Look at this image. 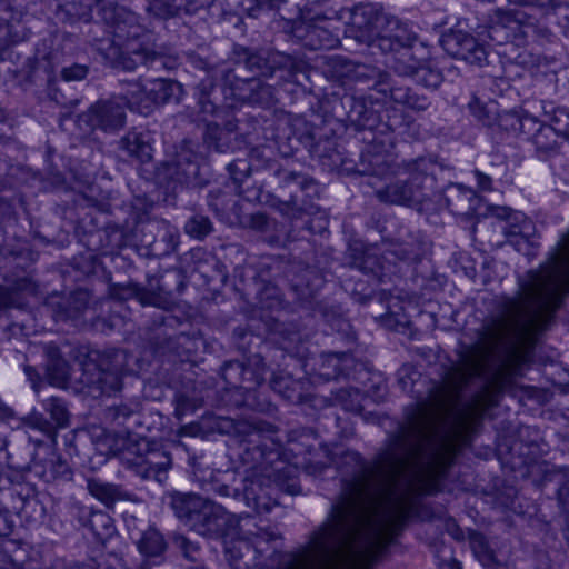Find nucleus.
Listing matches in <instances>:
<instances>
[{"label":"nucleus","mask_w":569,"mask_h":569,"mask_svg":"<svg viewBox=\"0 0 569 569\" xmlns=\"http://www.w3.org/2000/svg\"><path fill=\"white\" fill-rule=\"evenodd\" d=\"M515 121L519 124V129L530 137H536L537 133L545 129L550 130V127L540 122L536 117L526 113L521 118H515Z\"/></svg>","instance_id":"41"},{"label":"nucleus","mask_w":569,"mask_h":569,"mask_svg":"<svg viewBox=\"0 0 569 569\" xmlns=\"http://www.w3.org/2000/svg\"><path fill=\"white\" fill-rule=\"evenodd\" d=\"M237 129V123L233 119H228L226 122H224V126L222 128V130H224V132L230 137L231 133H233Z\"/></svg>","instance_id":"59"},{"label":"nucleus","mask_w":569,"mask_h":569,"mask_svg":"<svg viewBox=\"0 0 569 569\" xmlns=\"http://www.w3.org/2000/svg\"><path fill=\"white\" fill-rule=\"evenodd\" d=\"M469 109L476 118H478L487 126L491 124L497 112L493 102H482L478 97H473L472 100L469 102Z\"/></svg>","instance_id":"37"},{"label":"nucleus","mask_w":569,"mask_h":569,"mask_svg":"<svg viewBox=\"0 0 569 569\" xmlns=\"http://www.w3.org/2000/svg\"><path fill=\"white\" fill-rule=\"evenodd\" d=\"M471 545L475 556L485 567H490L495 563V555L489 550L482 538L473 539Z\"/></svg>","instance_id":"47"},{"label":"nucleus","mask_w":569,"mask_h":569,"mask_svg":"<svg viewBox=\"0 0 569 569\" xmlns=\"http://www.w3.org/2000/svg\"><path fill=\"white\" fill-rule=\"evenodd\" d=\"M177 517L197 533L208 538H231L236 515L193 493H179L171 501Z\"/></svg>","instance_id":"3"},{"label":"nucleus","mask_w":569,"mask_h":569,"mask_svg":"<svg viewBox=\"0 0 569 569\" xmlns=\"http://www.w3.org/2000/svg\"><path fill=\"white\" fill-rule=\"evenodd\" d=\"M171 467V457L163 450H149L146 456L137 457L134 469L144 479L163 482Z\"/></svg>","instance_id":"17"},{"label":"nucleus","mask_w":569,"mask_h":569,"mask_svg":"<svg viewBox=\"0 0 569 569\" xmlns=\"http://www.w3.org/2000/svg\"><path fill=\"white\" fill-rule=\"evenodd\" d=\"M12 521L7 511L0 509V536H8L12 532Z\"/></svg>","instance_id":"56"},{"label":"nucleus","mask_w":569,"mask_h":569,"mask_svg":"<svg viewBox=\"0 0 569 569\" xmlns=\"http://www.w3.org/2000/svg\"><path fill=\"white\" fill-rule=\"evenodd\" d=\"M276 176L283 186L297 184L300 189H307L308 186L312 183V181L308 180L305 176L286 169L277 170Z\"/></svg>","instance_id":"44"},{"label":"nucleus","mask_w":569,"mask_h":569,"mask_svg":"<svg viewBox=\"0 0 569 569\" xmlns=\"http://www.w3.org/2000/svg\"><path fill=\"white\" fill-rule=\"evenodd\" d=\"M257 488L260 489V486L253 480H250L244 485L243 496L247 501V505L257 510H260L262 508L268 509L267 503L262 501V497L257 492Z\"/></svg>","instance_id":"45"},{"label":"nucleus","mask_w":569,"mask_h":569,"mask_svg":"<svg viewBox=\"0 0 569 569\" xmlns=\"http://www.w3.org/2000/svg\"><path fill=\"white\" fill-rule=\"evenodd\" d=\"M342 68V77L353 82L366 83L368 84V88L373 89L383 96H387V88L390 84L392 78L386 71H382L372 66L356 63L351 61L346 62Z\"/></svg>","instance_id":"15"},{"label":"nucleus","mask_w":569,"mask_h":569,"mask_svg":"<svg viewBox=\"0 0 569 569\" xmlns=\"http://www.w3.org/2000/svg\"><path fill=\"white\" fill-rule=\"evenodd\" d=\"M348 120L356 129L367 130L373 129L377 126L379 117L376 111L363 101L351 99Z\"/></svg>","instance_id":"24"},{"label":"nucleus","mask_w":569,"mask_h":569,"mask_svg":"<svg viewBox=\"0 0 569 569\" xmlns=\"http://www.w3.org/2000/svg\"><path fill=\"white\" fill-rule=\"evenodd\" d=\"M166 543L161 533L154 529L147 530L138 542L139 551L156 557L164 550Z\"/></svg>","instance_id":"29"},{"label":"nucleus","mask_w":569,"mask_h":569,"mask_svg":"<svg viewBox=\"0 0 569 569\" xmlns=\"http://www.w3.org/2000/svg\"><path fill=\"white\" fill-rule=\"evenodd\" d=\"M229 472H218L217 476H210V481L207 483L210 489L221 497L236 496L238 490L230 488L228 485L222 482L224 478L231 477Z\"/></svg>","instance_id":"43"},{"label":"nucleus","mask_w":569,"mask_h":569,"mask_svg":"<svg viewBox=\"0 0 569 569\" xmlns=\"http://www.w3.org/2000/svg\"><path fill=\"white\" fill-rule=\"evenodd\" d=\"M360 398V392L356 388H341L336 392V399L347 410H353L357 408Z\"/></svg>","instance_id":"46"},{"label":"nucleus","mask_w":569,"mask_h":569,"mask_svg":"<svg viewBox=\"0 0 569 569\" xmlns=\"http://www.w3.org/2000/svg\"><path fill=\"white\" fill-rule=\"evenodd\" d=\"M269 222H270L269 218L264 213H261V212L254 213L251 217V226L254 229H258L261 231H263L268 228Z\"/></svg>","instance_id":"57"},{"label":"nucleus","mask_w":569,"mask_h":569,"mask_svg":"<svg viewBox=\"0 0 569 569\" xmlns=\"http://www.w3.org/2000/svg\"><path fill=\"white\" fill-rule=\"evenodd\" d=\"M416 40L417 33L408 22L387 14L377 48L383 53L399 52L410 49Z\"/></svg>","instance_id":"12"},{"label":"nucleus","mask_w":569,"mask_h":569,"mask_svg":"<svg viewBox=\"0 0 569 569\" xmlns=\"http://www.w3.org/2000/svg\"><path fill=\"white\" fill-rule=\"evenodd\" d=\"M180 83L167 80V79H154L146 83L147 96L144 99H136L133 103L138 104L140 109L144 111H151L156 104H162L170 101L173 98H178L181 93Z\"/></svg>","instance_id":"16"},{"label":"nucleus","mask_w":569,"mask_h":569,"mask_svg":"<svg viewBox=\"0 0 569 569\" xmlns=\"http://www.w3.org/2000/svg\"><path fill=\"white\" fill-rule=\"evenodd\" d=\"M289 382H290L289 378L273 377V379L271 380V387L273 390L283 395V397L291 399L292 396L284 390L288 388Z\"/></svg>","instance_id":"52"},{"label":"nucleus","mask_w":569,"mask_h":569,"mask_svg":"<svg viewBox=\"0 0 569 569\" xmlns=\"http://www.w3.org/2000/svg\"><path fill=\"white\" fill-rule=\"evenodd\" d=\"M487 396L485 395H478L472 403V407L470 408V415L473 416H480L486 410L488 403H487Z\"/></svg>","instance_id":"54"},{"label":"nucleus","mask_w":569,"mask_h":569,"mask_svg":"<svg viewBox=\"0 0 569 569\" xmlns=\"http://www.w3.org/2000/svg\"><path fill=\"white\" fill-rule=\"evenodd\" d=\"M8 442L6 438L0 437V465H7L9 462V453L7 452Z\"/></svg>","instance_id":"58"},{"label":"nucleus","mask_w":569,"mask_h":569,"mask_svg":"<svg viewBox=\"0 0 569 569\" xmlns=\"http://www.w3.org/2000/svg\"><path fill=\"white\" fill-rule=\"evenodd\" d=\"M231 538H239L250 546L256 553H263L269 543L279 539L280 535L276 528L263 526L261 520L251 515H236Z\"/></svg>","instance_id":"9"},{"label":"nucleus","mask_w":569,"mask_h":569,"mask_svg":"<svg viewBox=\"0 0 569 569\" xmlns=\"http://www.w3.org/2000/svg\"><path fill=\"white\" fill-rule=\"evenodd\" d=\"M47 377L49 382L57 387L66 386L70 379L69 365L56 348L48 350Z\"/></svg>","instance_id":"25"},{"label":"nucleus","mask_w":569,"mask_h":569,"mask_svg":"<svg viewBox=\"0 0 569 569\" xmlns=\"http://www.w3.org/2000/svg\"><path fill=\"white\" fill-rule=\"evenodd\" d=\"M167 172L171 180L181 184L196 182L199 174L198 154L190 142L180 146L176 157L168 163Z\"/></svg>","instance_id":"14"},{"label":"nucleus","mask_w":569,"mask_h":569,"mask_svg":"<svg viewBox=\"0 0 569 569\" xmlns=\"http://www.w3.org/2000/svg\"><path fill=\"white\" fill-rule=\"evenodd\" d=\"M287 491L290 493V495H297L299 492L298 490V486L292 483V485H289L288 488H287Z\"/></svg>","instance_id":"64"},{"label":"nucleus","mask_w":569,"mask_h":569,"mask_svg":"<svg viewBox=\"0 0 569 569\" xmlns=\"http://www.w3.org/2000/svg\"><path fill=\"white\" fill-rule=\"evenodd\" d=\"M89 523L98 537H108L113 532L112 519L104 512H93Z\"/></svg>","instance_id":"40"},{"label":"nucleus","mask_w":569,"mask_h":569,"mask_svg":"<svg viewBox=\"0 0 569 569\" xmlns=\"http://www.w3.org/2000/svg\"><path fill=\"white\" fill-rule=\"evenodd\" d=\"M335 11L327 9L323 12H316L296 28L298 37L306 47L311 50H331L339 47L340 28L336 26L339 20Z\"/></svg>","instance_id":"6"},{"label":"nucleus","mask_w":569,"mask_h":569,"mask_svg":"<svg viewBox=\"0 0 569 569\" xmlns=\"http://www.w3.org/2000/svg\"><path fill=\"white\" fill-rule=\"evenodd\" d=\"M184 230L193 238L203 239L212 231V223L208 217L194 214L186 222Z\"/></svg>","instance_id":"35"},{"label":"nucleus","mask_w":569,"mask_h":569,"mask_svg":"<svg viewBox=\"0 0 569 569\" xmlns=\"http://www.w3.org/2000/svg\"><path fill=\"white\" fill-rule=\"evenodd\" d=\"M44 410L50 415L57 428H66L69 425V410L63 399L50 397L43 401Z\"/></svg>","instance_id":"28"},{"label":"nucleus","mask_w":569,"mask_h":569,"mask_svg":"<svg viewBox=\"0 0 569 569\" xmlns=\"http://www.w3.org/2000/svg\"><path fill=\"white\" fill-rule=\"evenodd\" d=\"M491 213L499 222V229L507 238L517 237L526 229V217L521 212H515L507 207L492 208Z\"/></svg>","instance_id":"22"},{"label":"nucleus","mask_w":569,"mask_h":569,"mask_svg":"<svg viewBox=\"0 0 569 569\" xmlns=\"http://www.w3.org/2000/svg\"><path fill=\"white\" fill-rule=\"evenodd\" d=\"M250 429H251V431H250L249 436H251V437L258 436L262 431V429L259 426H250Z\"/></svg>","instance_id":"63"},{"label":"nucleus","mask_w":569,"mask_h":569,"mask_svg":"<svg viewBox=\"0 0 569 569\" xmlns=\"http://www.w3.org/2000/svg\"><path fill=\"white\" fill-rule=\"evenodd\" d=\"M148 10L160 19H168L177 13L178 8L173 0H151Z\"/></svg>","instance_id":"42"},{"label":"nucleus","mask_w":569,"mask_h":569,"mask_svg":"<svg viewBox=\"0 0 569 569\" xmlns=\"http://www.w3.org/2000/svg\"><path fill=\"white\" fill-rule=\"evenodd\" d=\"M321 0H306V9L309 13H311L312 11V7L316 6V4H319Z\"/></svg>","instance_id":"61"},{"label":"nucleus","mask_w":569,"mask_h":569,"mask_svg":"<svg viewBox=\"0 0 569 569\" xmlns=\"http://www.w3.org/2000/svg\"><path fill=\"white\" fill-rule=\"evenodd\" d=\"M443 43L449 54L470 64L481 66L487 59L485 46L469 33L453 32L446 37Z\"/></svg>","instance_id":"13"},{"label":"nucleus","mask_w":569,"mask_h":569,"mask_svg":"<svg viewBox=\"0 0 569 569\" xmlns=\"http://www.w3.org/2000/svg\"><path fill=\"white\" fill-rule=\"evenodd\" d=\"M426 176L421 172H411L407 180H397L386 188L376 191L377 198L382 202L396 204H415L422 201V183Z\"/></svg>","instance_id":"11"},{"label":"nucleus","mask_w":569,"mask_h":569,"mask_svg":"<svg viewBox=\"0 0 569 569\" xmlns=\"http://www.w3.org/2000/svg\"><path fill=\"white\" fill-rule=\"evenodd\" d=\"M88 68L84 64H72L61 71V77L66 81H79L86 78Z\"/></svg>","instance_id":"49"},{"label":"nucleus","mask_w":569,"mask_h":569,"mask_svg":"<svg viewBox=\"0 0 569 569\" xmlns=\"http://www.w3.org/2000/svg\"><path fill=\"white\" fill-rule=\"evenodd\" d=\"M124 100L117 97L96 102L78 117V124L84 130L117 131L124 126Z\"/></svg>","instance_id":"8"},{"label":"nucleus","mask_w":569,"mask_h":569,"mask_svg":"<svg viewBox=\"0 0 569 569\" xmlns=\"http://www.w3.org/2000/svg\"><path fill=\"white\" fill-rule=\"evenodd\" d=\"M522 20L520 12L513 10L506 9H495L492 14H490V22L492 28L496 26H501L505 28H510L513 23L518 24Z\"/></svg>","instance_id":"39"},{"label":"nucleus","mask_w":569,"mask_h":569,"mask_svg":"<svg viewBox=\"0 0 569 569\" xmlns=\"http://www.w3.org/2000/svg\"><path fill=\"white\" fill-rule=\"evenodd\" d=\"M113 41L121 47L119 64L124 70H134L139 64H148L156 60L157 53L146 42L149 34L138 22V17L124 9L112 11Z\"/></svg>","instance_id":"4"},{"label":"nucleus","mask_w":569,"mask_h":569,"mask_svg":"<svg viewBox=\"0 0 569 569\" xmlns=\"http://www.w3.org/2000/svg\"><path fill=\"white\" fill-rule=\"evenodd\" d=\"M127 353L123 350H116L110 355L101 357L99 363L93 366L94 372L88 367L83 381L101 393L111 395L121 389V379L124 373Z\"/></svg>","instance_id":"7"},{"label":"nucleus","mask_w":569,"mask_h":569,"mask_svg":"<svg viewBox=\"0 0 569 569\" xmlns=\"http://www.w3.org/2000/svg\"><path fill=\"white\" fill-rule=\"evenodd\" d=\"M32 471L46 482L70 476L68 463L53 451H50L43 460L36 461Z\"/></svg>","instance_id":"20"},{"label":"nucleus","mask_w":569,"mask_h":569,"mask_svg":"<svg viewBox=\"0 0 569 569\" xmlns=\"http://www.w3.org/2000/svg\"><path fill=\"white\" fill-rule=\"evenodd\" d=\"M393 102L402 104L413 111L427 110L431 102L427 96L413 92L409 87L399 86L393 79L387 88V96Z\"/></svg>","instance_id":"19"},{"label":"nucleus","mask_w":569,"mask_h":569,"mask_svg":"<svg viewBox=\"0 0 569 569\" xmlns=\"http://www.w3.org/2000/svg\"><path fill=\"white\" fill-rule=\"evenodd\" d=\"M475 178H476L478 188L481 191H490L492 189V179L489 176L482 173L479 170H476Z\"/></svg>","instance_id":"55"},{"label":"nucleus","mask_w":569,"mask_h":569,"mask_svg":"<svg viewBox=\"0 0 569 569\" xmlns=\"http://www.w3.org/2000/svg\"><path fill=\"white\" fill-rule=\"evenodd\" d=\"M123 149L132 157L144 162L151 159V146L144 140L143 134L130 132L122 139Z\"/></svg>","instance_id":"27"},{"label":"nucleus","mask_w":569,"mask_h":569,"mask_svg":"<svg viewBox=\"0 0 569 569\" xmlns=\"http://www.w3.org/2000/svg\"><path fill=\"white\" fill-rule=\"evenodd\" d=\"M179 543H180L181 549L183 550L184 556H186L188 559L194 560V559H196V558H194V553H197V552H198L199 547H198L196 543H193V542L189 541V540H188L187 538H184V537H181V538L179 539Z\"/></svg>","instance_id":"53"},{"label":"nucleus","mask_w":569,"mask_h":569,"mask_svg":"<svg viewBox=\"0 0 569 569\" xmlns=\"http://www.w3.org/2000/svg\"><path fill=\"white\" fill-rule=\"evenodd\" d=\"M230 541L224 539V553L234 569H243L240 565V559L243 557V549L247 552L251 551L252 546L239 538H230Z\"/></svg>","instance_id":"33"},{"label":"nucleus","mask_w":569,"mask_h":569,"mask_svg":"<svg viewBox=\"0 0 569 569\" xmlns=\"http://www.w3.org/2000/svg\"><path fill=\"white\" fill-rule=\"evenodd\" d=\"M233 181L238 184V193L242 196L247 201L250 202H263L264 194L260 188L247 189L241 188L242 178L241 174H247L249 171V164L246 160H236L228 167Z\"/></svg>","instance_id":"26"},{"label":"nucleus","mask_w":569,"mask_h":569,"mask_svg":"<svg viewBox=\"0 0 569 569\" xmlns=\"http://www.w3.org/2000/svg\"><path fill=\"white\" fill-rule=\"evenodd\" d=\"M29 425L31 428L37 429L44 433L46 436L50 437L54 433V429L51 426V423L41 415H32L29 418Z\"/></svg>","instance_id":"51"},{"label":"nucleus","mask_w":569,"mask_h":569,"mask_svg":"<svg viewBox=\"0 0 569 569\" xmlns=\"http://www.w3.org/2000/svg\"><path fill=\"white\" fill-rule=\"evenodd\" d=\"M346 24L345 34L359 43L377 48L387 14L373 4H359L352 9L341 8L333 12Z\"/></svg>","instance_id":"5"},{"label":"nucleus","mask_w":569,"mask_h":569,"mask_svg":"<svg viewBox=\"0 0 569 569\" xmlns=\"http://www.w3.org/2000/svg\"><path fill=\"white\" fill-rule=\"evenodd\" d=\"M87 489L89 493L104 506L110 507L114 502L128 499L126 493L119 486L103 482L99 479H88Z\"/></svg>","instance_id":"23"},{"label":"nucleus","mask_w":569,"mask_h":569,"mask_svg":"<svg viewBox=\"0 0 569 569\" xmlns=\"http://www.w3.org/2000/svg\"><path fill=\"white\" fill-rule=\"evenodd\" d=\"M10 416H12V410L10 408H8L7 406L0 403V417L4 418V417H10Z\"/></svg>","instance_id":"60"},{"label":"nucleus","mask_w":569,"mask_h":569,"mask_svg":"<svg viewBox=\"0 0 569 569\" xmlns=\"http://www.w3.org/2000/svg\"><path fill=\"white\" fill-rule=\"evenodd\" d=\"M391 541H308L297 555H289L278 569H369Z\"/></svg>","instance_id":"1"},{"label":"nucleus","mask_w":569,"mask_h":569,"mask_svg":"<svg viewBox=\"0 0 569 569\" xmlns=\"http://www.w3.org/2000/svg\"><path fill=\"white\" fill-rule=\"evenodd\" d=\"M138 405H119L108 409V415L113 420H118L120 423L129 418L137 409Z\"/></svg>","instance_id":"50"},{"label":"nucleus","mask_w":569,"mask_h":569,"mask_svg":"<svg viewBox=\"0 0 569 569\" xmlns=\"http://www.w3.org/2000/svg\"><path fill=\"white\" fill-rule=\"evenodd\" d=\"M413 78L427 89H437L442 82V73L427 62H421Z\"/></svg>","instance_id":"32"},{"label":"nucleus","mask_w":569,"mask_h":569,"mask_svg":"<svg viewBox=\"0 0 569 569\" xmlns=\"http://www.w3.org/2000/svg\"><path fill=\"white\" fill-rule=\"evenodd\" d=\"M250 373L252 377L250 380L254 382L263 381V372L258 370L254 371L250 367L244 366L239 361H229L222 367L221 376L224 382L231 388H242L250 390L251 386H244L247 380L246 375Z\"/></svg>","instance_id":"21"},{"label":"nucleus","mask_w":569,"mask_h":569,"mask_svg":"<svg viewBox=\"0 0 569 569\" xmlns=\"http://www.w3.org/2000/svg\"><path fill=\"white\" fill-rule=\"evenodd\" d=\"M558 499L566 512L569 526V469L567 468L561 470V483L558 489Z\"/></svg>","instance_id":"48"},{"label":"nucleus","mask_w":569,"mask_h":569,"mask_svg":"<svg viewBox=\"0 0 569 569\" xmlns=\"http://www.w3.org/2000/svg\"><path fill=\"white\" fill-rule=\"evenodd\" d=\"M88 296L86 292H74L64 303L60 319H77L87 308Z\"/></svg>","instance_id":"34"},{"label":"nucleus","mask_w":569,"mask_h":569,"mask_svg":"<svg viewBox=\"0 0 569 569\" xmlns=\"http://www.w3.org/2000/svg\"><path fill=\"white\" fill-rule=\"evenodd\" d=\"M233 59L238 68L243 66L247 70L257 76L271 77L277 68L284 67L289 61V58L282 53H269L268 57H263L260 53L251 52L249 49L243 47H234ZM242 79L241 77H239ZM254 79L259 80L262 86H271L263 83L259 78L253 76ZM252 79V77L250 78ZM273 99V90H271V99Z\"/></svg>","instance_id":"10"},{"label":"nucleus","mask_w":569,"mask_h":569,"mask_svg":"<svg viewBox=\"0 0 569 569\" xmlns=\"http://www.w3.org/2000/svg\"><path fill=\"white\" fill-rule=\"evenodd\" d=\"M204 141L210 148L224 152L229 148L230 137L218 122L209 121L204 132Z\"/></svg>","instance_id":"30"},{"label":"nucleus","mask_w":569,"mask_h":569,"mask_svg":"<svg viewBox=\"0 0 569 569\" xmlns=\"http://www.w3.org/2000/svg\"><path fill=\"white\" fill-rule=\"evenodd\" d=\"M446 208L453 214L467 216L472 213L478 203L473 190L461 184H452L443 192Z\"/></svg>","instance_id":"18"},{"label":"nucleus","mask_w":569,"mask_h":569,"mask_svg":"<svg viewBox=\"0 0 569 569\" xmlns=\"http://www.w3.org/2000/svg\"><path fill=\"white\" fill-rule=\"evenodd\" d=\"M395 53L397 54L392 63L395 72L402 77H413L421 62L411 54L409 49Z\"/></svg>","instance_id":"31"},{"label":"nucleus","mask_w":569,"mask_h":569,"mask_svg":"<svg viewBox=\"0 0 569 569\" xmlns=\"http://www.w3.org/2000/svg\"><path fill=\"white\" fill-rule=\"evenodd\" d=\"M147 96L146 84H141L140 82L129 83L126 92L119 97L120 100H124V108L128 107L130 110L137 111L139 113L148 114L150 111H144L140 109V107L133 103L136 99H144Z\"/></svg>","instance_id":"36"},{"label":"nucleus","mask_w":569,"mask_h":569,"mask_svg":"<svg viewBox=\"0 0 569 569\" xmlns=\"http://www.w3.org/2000/svg\"><path fill=\"white\" fill-rule=\"evenodd\" d=\"M252 376L250 373L246 375L247 380L244 381V386H251V389L256 386H259L262 381L254 382L253 380H250Z\"/></svg>","instance_id":"62"},{"label":"nucleus","mask_w":569,"mask_h":569,"mask_svg":"<svg viewBox=\"0 0 569 569\" xmlns=\"http://www.w3.org/2000/svg\"><path fill=\"white\" fill-rule=\"evenodd\" d=\"M216 80H220L223 88L229 89L230 96L237 101L268 104L271 99L269 87L262 86L254 78L240 79L227 63H221L212 67L196 87L197 106L203 121H207L209 116L213 117L222 112L213 97Z\"/></svg>","instance_id":"2"},{"label":"nucleus","mask_w":569,"mask_h":569,"mask_svg":"<svg viewBox=\"0 0 569 569\" xmlns=\"http://www.w3.org/2000/svg\"><path fill=\"white\" fill-rule=\"evenodd\" d=\"M136 297L143 306H153L161 309H168L170 306L169 299L160 291L137 288Z\"/></svg>","instance_id":"38"}]
</instances>
